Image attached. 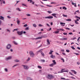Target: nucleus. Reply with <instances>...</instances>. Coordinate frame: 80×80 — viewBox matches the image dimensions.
I'll return each mask as SVG.
<instances>
[{
    "label": "nucleus",
    "mask_w": 80,
    "mask_h": 80,
    "mask_svg": "<svg viewBox=\"0 0 80 80\" xmlns=\"http://www.w3.org/2000/svg\"><path fill=\"white\" fill-rule=\"evenodd\" d=\"M7 32H10V30H8V29H7Z\"/></svg>",
    "instance_id": "55"
},
{
    "label": "nucleus",
    "mask_w": 80,
    "mask_h": 80,
    "mask_svg": "<svg viewBox=\"0 0 80 80\" xmlns=\"http://www.w3.org/2000/svg\"><path fill=\"white\" fill-rule=\"evenodd\" d=\"M2 18H3V17H2V16H1L0 17V20H3V19Z\"/></svg>",
    "instance_id": "24"
},
{
    "label": "nucleus",
    "mask_w": 80,
    "mask_h": 80,
    "mask_svg": "<svg viewBox=\"0 0 80 80\" xmlns=\"http://www.w3.org/2000/svg\"><path fill=\"white\" fill-rule=\"evenodd\" d=\"M43 37H44V36H42L40 37V39H41V38H43Z\"/></svg>",
    "instance_id": "51"
},
{
    "label": "nucleus",
    "mask_w": 80,
    "mask_h": 80,
    "mask_svg": "<svg viewBox=\"0 0 80 80\" xmlns=\"http://www.w3.org/2000/svg\"><path fill=\"white\" fill-rule=\"evenodd\" d=\"M75 23H76V24H79V23L77 22V21H75Z\"/></svg>",
    "instance_id": "28"
},
{
    "label": "nucleus",
    "mask_w": 80,
    "mask_h": 80,
    "mask_svg": "<svg viewBox=\"0 0 80 80\" xmlns=\"http://www.w3.org/2000/svg\"><path fill=\"white\" fill-rule=\"evenodd\" d=\"M10 52H13V49H10Z\"/></svg>",
    "instance_id": "60"
},
{
    "label": "nucleus",
    "mask_w": 80,
    "mask_h": 80,
    "mask_svg": "<svg viewBox=\"0 0 80 80\" xmlns=\"http://www.w3.org/2000/svg\"><path fill=\"white\" fill-rule=\"evenodd\" d=\"M64 70V69H62L61 70V72H62V73H63V72H65V71H63Z\"/></svg>",
    "instance_id": "22"
},
{
    "label": "nucleus",
    "mask_w": 80,
    "mask_h": 80,
    "mask_svg": "<svg viewBox=\"0 0 80 80\" xmlns=\"http://www.w3.org/2000/svg\"><path fill=\"white\" fill-rule=\"evenodd\" d=\"M59 32H60V31H56L55 32H53V33H56V34H58L59 33Z\"/></svg>",
    "instance_id": "11"
},
{
    "label": "nucleus",
    "mask_w": 80,
    "mask_h": 80,
    "mask_svg": "<svg viewBox=\"0 0 80 80\" xmlns=\"http://www.w3.org/2000/svg\"><path fill=\"white\" fill-rule=\"evenodd\" d=\"M7 18L9 19H10L11 18V17H10L9 16H7Z\"/></svg>",
    "instance_id": "36"
},
{
    "label": "nucleus",
    "mask_w": 80,
    "mask_h": 80,
    "mask_svg": "<svg viewBox=\"0 0 80 80\" xmlns=\"http://www.w3.org/2000/svg\"><path fill=\"white\" fill-rule=\"evenodd\" d=\"M57 30H61V31H62L63 32H64V29H57Z\"/></svg>",
    "instance_id": "14"
},
{
    "label": "nucleus",
    "mask_w": 80,
    "mask_h": 80,
    "mask_svg": "<svg viewBox=\"0 0 80 80\" xmlns=\"http://www.w3.org/2000/svg\"><path fill=\"white\" fill-rule=\"evenodd\" d=\"M74 7H77V5L75 3H74Z\"/></svg>",
    "instance_id": "63"
},
{
    "label": "nucleus",
    "mask_w": 80,
    "mask_h": 80,
    "mask_svg": "<svg viewBox=\"0 0 80 80\" xmlns=\"http://www.w3.org/2000/svg\"><path fill=\"white\" fill-rule=\"evenodd\" d=\"M71 48H72L73 49V50H75V48H74L73 46H72Z\"/></svg>",
    "instance_id": "43"
},
{
    "label": "nucleus",
    "mask_w": 80,
    "mask_h": 80,
    "mask_svg": "<svg viewBox=\"0 0 80 80\" xmlns=\"http://www.w3.org/2000/svg\"><path fill=\"white\" fill-rule=\"evenodd\" d=\"M53 18V16H49L46 17H45V18H48V19Z\"/></svg>",
    "instance_id": "6"
},
{
    "label": "nucleus",
    "mask_w": 80,
    "mask_h": 80,
    "mask_svg": "<svg viewBox=\"0 0 80 80\" xmlns=\"http://www.w3.org/2000/svg\"><path fill=\"white\" fill-rule=\"evenodd\" d=\"M15 62H19V60H17V59H16L14 60Z\"/></svg>",
    "instance_id": "29"
},
{
    "label": "nucleus",
    "mask_w": 80,
    "mask_h": 80,
    "mask_svg": "<svg viewBox=\"0 0 80 80\" xmlns=\"http://www.w3.org/2000/svg\"><path fill=\"white\" fill-rule=\"evenodd\" d=\"M62 54L63 55H66V54L65 52H62Z\"/></svg>",
    "instance_id": "50"
},
{
    "label": "nucleus",
    "mask_w": 80,
    "mask_h": 80,
    "mask_svg": "<svg viewBox=\"0 0 80 80\" xmlns=\"http://www.w3.org/2000/svg\"><path fill=\"white\" fill-rule=\"evenodd\" d=\"M52 16H53L54 17H55L56 18H57V17L56 16V15H57V14L53 13L52 14Z\"/></svg>",
    "instance_id": "9"
},
{
    "label": "nucleus",
    "mask_w": 80,
    "mask_h": 80,
    "mask_svg": "<svg viewBox=\"0 0 80 80\" xmlns=\"http://www.w3.org/2000/svg\"><path fill=\"white\" fill-rule=\"evenodd\" d=\"M61 50L62 52H64L65 51V50L63 49H62Z\"/></svg>",
    "instance_id": "61"
},
{
    "label": "nucleus",
    "mask_w": 80,
    "mask_h": 80,
    "mask_svg": "<svg viewBox=\"0 0 80 80\" xmlns=\"http://www.w3.org/2000/svg\"><path fill=\"white\" fill-rule=\"evenodd\" d=\"M27 26H28V25L26 24L25 25H23V27H27Z\"/></svg>",
    "instance_id": "45"
},
{
    "label": "nucleus",
    "mask_w": 80,
    "mask_h": 80,
    "mask_svg": "<svg viewBox=\"0 0 80 80\" xmlns=\"http://www.w3.org/2000/svg\"><path fill=\"white\" fill-rule=\"evenodd\" d=\"M63 16L64 17H67V16L66 15H65L64 14H63Z\"/></svg>",
    "instance_id": "41"
},
{
    "label": "nucleus",
    "mask_w": 80,
    "mask_h": 80,
    "mask_svg": "<svg viewBox=\"0 0 80 80\" xmlns=\"http://www.w3.org/2000/svg\"><path fill=\"white\" fill-rule=\"evenodd\" d=\"M53 52V51L50 50V52L49 53V54H52V53Z\"/></svg>",
    "instance_id": "17"
},
{
    "label": "nucleus",
    "mask_w": 80,
    "mask_h": 80,
    "mask_svg": "<svg viewBox=\"0 0 80 80\" xmlns=\"http://www.w3.org/2000/svg\"><path fill=\"white\" fill-rule=\"evenodd\" d=\"M55 65H54V64H53V63L50 64L49 65V66H50V67H53V66Z\"/></svg>",
    "instance_id": "18"
},
{
    "label": "nucleus",
    "mask_w": 80,
    "mask_h": 80,
    "mask_svg": "<svg viewBox=\"0 0 80 80\" xmlns=\"http://www.w3.org/2000/svg\"><path fill=\"white\" fill-rule=\"evenodd\" d=\"M52 62L53 63H53V64H54V65H55L57 63V62H56L55 60H53Z\"/></svg>",
    "instance_id": "15"
},
{
    "label": "nucleus",
    "mask_w": 80,
    "mask_h": 80,
    "mask_svg": "<svg viewBox=\"0 0 80 80\" xmlns=\"http://www.w3.org/2000/svg\"><path fill=\"white\" fill-rule=\"evenodd\" d=\"M69 73L70 74V75H73V76H74V75L72 74V73H71V72H69Z\"/></svg>",
    "instance_id": "48"
},
{
    "label": "nucleus",
    "mask_w": 80,
    "mask_h": 80,
    "mask_svg": "<svg viewBox=\"0 0 80 80\" xmlns=\"http://www.w3.org/2000/svg\"><path fill=\"white\" fill-rule=\"evenodd\" d=\"M63 9H65V10H66L67 9V8L65 7H62Z\"/></svg>",
    "instance_id": "35"
},
{
    "label": "nucleus",
    "mask_w": 80,
    "mask_h": 80,
    "mask_svg": "<svg viewBox=\"0 0 80 80\" xmlns=\"http://www.w3.org/2000/svg\"><path fill=\"white\" fill-rule=\"evenodd\" d=\"M61 60H62L63 61V62H65V61L64 60V59H63V58H62L61 59Z\"/></svg>",
    "instance_id": "40"
},
{
    "label": "nucleus",
    "mask_w": 80,
    "mask_h": 80,
    "mask_svg": "<svg viewBox=\"0 0 80 80\" xmlns=\"http://www.w3.org/2000/svg\"><path fill=\"white\" fill-rule=\"evenodd\" d=\"M66 21H72V20L70 19H66Z\"/></svg>",
    "instance_id": "26"
},
{
    "label": "nucleus",
    "mask_w": 80,
    "mask_h": 80,
    "mask_svg": "<svg viewBox=\"0 0 80 80\" xmlns=\"http://www.w3.org/2000/svg\"><path fill=\"white\" fill-rule=\"evenodd\" d=\"M16 9L18 10L19 12H20V11H21V10H20V8H17Z\"/></svg>",
    "instance_id": "21"
},
{
    "label": "nucleus",
    "mask_w": 80,
    "mask_h": 80,
    "mask_svg": "<svg viewBox=\"0 0 80 80\" xmlns=\"http://www.w3.org/2000/svg\"><path fill=\"white\" fill-rule=\"evenodd\" d=\"M71 78L72 79H75L76 78L73 77H71Z\"/></svg>",
    "instance_id": "33"
},
{
    "label": "nucleus",
    "mask_w": 80,
    "mask_h": 80,
    "mask_svg": "<svg viewBox=\"0 0 80 80\" xmlns=\"http://www.w3.org/2000/svg\"><path fill=\"white\" fill-rule=\"evenodd\" d=\"M27 16L28 17H30V15L29 14H27Z\"/></svg>",
    "instance_id": "58"
},
{
    "label": "nucleus",
    "mask_w": 80,
    "mask_h": 80,
    "mask_svg": "<svg viewBox=\"0 0 80 80\" xmlns=\"http://www.w3.org/2000/svg\"><path fill=\"white\" fill-rule=\"evenodd\" d=\"M71 72H73V73H74V74H77V72H76V71H75L74 70H71Z\"/></svg>",
    "instance_id": "10"
},
{
    "label": "nucleus",
    "mask_w": 80,
    "mask_h": 80,
    "mask_svg": "<svg viewBox=\"0 0 80 80\" xmlns=\"http://www.w3.org/2000/svg\"><path fill=\"white\" fill-rule=\"evenodd\" d=\"M36 39H40V37H38V38H36Z\"/></svg>",
    "instance_id": "54"
},
{
    "label": "nucleus",
    "mask_w": 80,
    "mask_h": 80,
    "mask_svg": "<svg viewBox=\"0 0 80 80\" xmlns=\"http://www.w3.org/2000/svg\"><path fill=\"white\" fill-rule=\"evenodd\" d=\"M69 35H72V32H69Z\"/></svg>",
    "instance_id": "64"
},
{
    "label": "nucleus",
    "mask_w": 80,
    "mask_h": 80,
    "mask_svg": "<svg viewBox=\"0 0 80 80\" xmlns=\"http://www.w3.org/2000/svg\"><path fill=\"white\" fill-rule=\"evenodd\" d=\"M30 60V58L28 57V58L27 60V62H28V61H29V60Z\"/></svg>",
    "instance_id": "25"
},
{
    "label": "nucleus",
    "mask_w": 80,
    "mask_h": 80,
    "mask_svg": "<svg viewBox=\"0 0 80 80\" xmlns=\"http://www.w3.org/2000/svg\"><path fill=\"white\" fill-rule=\"evenodd\" d=\"M33 26L34 27H37V25H36V24H33Z\"/></svg>",
    "instance_id": "37"
},
{
    "label": "nucleus",
    "mask_w": 80,
    "mask_h": 80,
    "mask_svg": "<svg viewBox=\"0 0 80 80\" xmlns=\"http://www.w3.org/2000/svg\"><path fill=\"white\" fill-rule=\"evenodd\" d=\"M17 65H18L17 64L14 65V66H13L12 67H15V66H17Z\"/></svg>",
    "instance_id": "59"
},
{
    "label": "nucleus",
    "mask_w": 80,
    "mask_h": 80,
    "mask_svg": "<svg viewBox=\"0 0 80 80\" xmlns=\"http://www.w3.org/2000/svg\"><path fill=\"white\" fill-rule=\"evenodd\" d=\"M47 45H50V41L49 40V39H47Z\"/></svg>",
    "instance_id": "7"
},
{
    "label": "nucleus",
    "mask_w": 80,
    "mask_h": 80,
    "mask_svg": "<svg viewBox=\"0 0 80 80\" xmlns=\"http://www.w3.org/2000/svg\"><path fill=\"white\" fill-rule=\"evenodd\" d=\"M50 57L52 58H55V56L52 54L51 55Z\"/></svg>",
    "instance_id": "8"
},
{
    "label": "nucleus",
    "mask_w": 80,
    "mask_h": 80,
    "mask_svg": "<svg viewBox=\"0 0 80 80\" xmlns=\"http://www.w3.org/2000/svg\"><path fill=\"white\" fill-rule=\"evenodd\" d=\"M29 54L31 57H33L35 55V54H34V53H33V52L32 51L30 52Z\"/></svg>",
    "instance_id": "2"
},
{
    "label": "nucleus",
    "mask_w": 80,
    "mask_h": 80,
    "mask_svg": "<svg viewBox=\"0 0 80 80\" xmlns=\"http://www.w3.org/2000/svg\"><path fill=\"white\" fill-rule=\"evenodd\" d=\"M77 64H78V65H80V62H77Z\"/></svg>",
    "instance_id": "52"
},
{
    "label": "nucleus",
    "mask_w": 80,
    "mask_h": 80,
    "mask_svg": "<svg viewBox=\"0 0 80 80\" xmlns=\"http://www.w3.org/2000/svg\"><path fill=\"white\" fill-rule=\"evenodd\" d=\"M12 58L11 56H9L8 57L6 58L7 60H10Z\"/></svg>",
    "instance_id": "12"
},
{
    "label": "nucleus",
    "mask_w": 80,
    "mask_h": 80,
    "mask_svg": "<svg viewBox=\"0 0 80 80\" xmlns=\"http://www.w3.org/2000/svg\"><path fill=\"white\" fill-rule=\"evenodd\" d=\"M17 33L18 35L21 36L23 34V31L21 32L18 31L17 32Z\"/></svg>",
    "instance_id": "3"
},
{
    "label": "nucleus",
    "mask_w": 80,
    "mask_h": 80,
    "mask_svg": "<svg viewBox=\"0 0 80 80\" xmlns=\"http://www.w3.org/2000/svg\"><path fill=\"white\" fill-rule=\"evenodd\" d=\"M41 53L42 56L43 57H44L45 56V54L44 53H43V52L41 51Z\"/></svg>",
    "instance_id": "13"
},
{
    "label": "nucleus",
    "mask_w": 80,
    "mask_h": 80,
    "mask_svg": "<svg viewBox=\"0 0 80 80\" xmlns=\"http://www.w3.org/2000/svg\"><path fill=\"white\" fill-rule=\"evenodd\" d=\"M76 38H77L74 37V38H73L72 40H75V39H76Z\"/></svg>",
    "instance_id": "62"
},
{
    "label": "nucleus",
    "mask_w": 80,
    "mask_h": 80,
    "mask_svg": "<svg viewBox=\"0 0 80 80\" xmlns=\"http://www.w3.org/2000/svg\"><path fill=\"white\" fill-rule=\"evenodd\" d=\"M29 27H27L26 28H25V30H28L29 29Z\"/></svg>",
    "instance_id": "23"
},
{
    "label": "nucleus",
    "mask_w": 80,
    "mask_h": 80,
    "mask_svg": "<svg viewBox=\"0 0 80 80\" xmlns=\"http://www.w3.org/2000/svg\"><path fill=\"white\" fill-rule=\"evenodd\" d=\"M61 79H62V80H65V78H61Z\"/></svg>",
    "instance_id": "44"
},
{
    "label": "nucleus",
    "mask_w": 80,
    "mask_h": 80,
    "mask_svg": "<svg viewBox=\"0 0 80 80\" xmlns=\"http://www.w3.org/2000/svg\"><path fill=\"white\" fill-rule=\"evenodd\" d=\"M48 79L51 80L53 79L54 78V76L51 74H48V77H47Z\"/></svg>",
    "instance_id": "1"
},
{
    "label": "nucleus",
    "mask_w": 80,
    "mask_h": 80,
    "mask_svg": "<svg viewBox=\"0 0 80 80\" xmlns=\"http://www.w3.org/2000/svg\"><path fill=\"white\" fill-rule=\"evenodd\" d=\"M66 52H70V50H67Z\"/></svg>",
    "instance_id": "53"
},
{
    "label": "nucleus",
    "mask_w": 80,
    "mask_h": 80,
    "mask_svg": "<svg viewBox=\"0 0 80 80\" xmlns=\"http://www.w3.org/2000/svg\"><path fill=\"white\" fill-rule=\"evenodd\" d=\"M74 54H75V55H79V54L78 53H74Z\"/></svg>",
    "instance_id": "47"
},
{
    "label": "nucleus",
    "mask_w": 80,
    "mask_h": 80,
    "mask_svg": "<svg viewBox=\"0 0 80 80\" xmlns=\"http://www.w3.org/2000/svg\"><path fill=\"white\" fill-rule=\"evenodd\" d=\"M75 17L76 18H79V19H80V17H78L77 16H75Z\"/></svg>",
    "instance_id": "31"
},
{
    "label": "nucleus",
    "mask_w": 80,
    "mask_h": 80,
    "mask_svg": "<svg viewBox=\"0 0 80 80\" xmlns=\"http://www.w3.org/2000/svg\"><path fill=\"white\" fill-rule=\"evenodd\" d=\"M4 70H5V71L6 72H7L8 71V70L7 69V68H5L4 69Z\"/></svg>",
    "instance_id": "42"
},
{
    "label": "nucleus",
    "mask_w": 80,
    "mask_h": 80,
    "mask_svg": "<svg viewBox=\"0 0 80 80\" xmlns=\"http://www.w3.org/2000/svg\"><path fill=\"white\" fill-rule=\"evenodd\" d=\"M22 5L23 6H24L25 7H27V5L25 4H22Z\"/></svg>",
    "instance_id": "30"
},
{
    "label": "nucleus",
    "mask_w": 80,
    "mask_h": 80,
    "mask_svg": "<svg viewBox=\"0 0 80 80\" xmlns=\"http://www.w3.org/2000/svg\"><path fill=\"white\" fill-rule=\"evenodd\" d=\"M48 12L49 13H52V12H50V11H48Z\"/></svg>",
    "instance_id": "56"
},
{
    "label": "nucleus",
    "mask_w": 80,
    "mask_h": 80,
    "mask_svg": "<svg viewBox=\"0 0 80 80\" xmlns=\"http://www.w3.org/2000/svg\"><path fill=\"white\" fill-rule=\"evenodd\" d=\"M17 22L18 25H19L20 24V21H19V20H17Z\"/></svg>",
    "instance_id": "16"
},
{
    "label": "nucleus",
    "mask_w": 80,
    "mask_h": 80,
    "mask_svg": "<svg viewBox=\"0 0 80 80\" xmlns=\"http://www.w3.org/2000/svg\"><path fill=\"white\" fill-rule=\"evenodd\" d=\"M27 80H32V79L30 78H27Z\"/></svg>",
    "instance_id": "19"
},
{
    "label": "nucleus",
    "mask_w": 80,
    "mask_h": 80,
    "mask_svg": "<svg viewBox=\"0 0 80 80\" xmlns=\"http://www.w3.org/2000/svg\"><path fill=\"white\" fill-rule=\"evenodd\" d=\"M58 73H62V71H59L58 72Z\"/></svg>",
    "instance_id": "57"
},
{
    "label": "nucleus",
    "mask_w": 80,
    "mask_h": 80,
    "mask_svg": "<svg viewBox=\"0 0 80 80\" xmlns=\"http://www.w3.org/2000/svg\"><path fill=\"white\" fill-rule=\"evenodd\" d=\"M41 62H45V60H41Z\"/></svg>",
    "instance_id": "27"
},
{
    "label": "nucleus",
    "mask_w": 80,
    "mask_h": 80,
    "mask_svg": "<svg viewBox=\"0 0 80 80\" xmlns=\"http://www.w3.org/2000/svg\"><path fill=\"white\" fill-rule=\"evenodd\" d=\"M28 2H30V3H32V0H28Z\"/></svg>",
    "instance_id": "32"
},
{
    "label": "nucleus",
    "mask_w": 80,
    "mask_h": 80,
    "mask_svg": "<svg viewBox=\"0 0 80 80\" xmlns=\"http://www.w3.org/2000/svg\"><path fill=\"white\" fill-rule=\"evenodd\" d=\"M67 40V38H63V40Z\"/></svg>",
    "instance_id": "34"
},
{
    "label": "nucleus",
    "mask_w": 80,
    "mask_h": 80,
    "mask_svg": "<svg viewBox=\"0 0 80 80\" xmlns=\"http://www.w3.org/2000/svg\"><path fill=\"white\" fill-rule=\"evenodd\" d=\"M46 6H47L48 7H52V6H50L49 5H47Z\"/></svg>",
    "instance_id": "49"
},
{
    "label": "nucleus",
    "mask_w": 80,
    "mask_h": 80,
    "mask_svg": "<svg viewBox=\"0 0 80 80\" xmlns=\"http://www.w3.org/2000/svg\"><path fill=\"white\" fill-rule=\"evenodd\" d=\"M11 47V45H10V44H8V45H7V46L6 47V48L8 50L10 49V48Z\"/></svg>",
    "instance_id": "4"
},
{
    "label": "nucleus",
    "mask_w": 80,
    "mask_h": 80,
    "mask_svg": "<svg viewBox=\"0 0 80 80\" xmlns=\"http://www.w3.org/2000/svg\"><path fill=\"white\" fill-rule=\"evenodd\" d=\"M63 35H67V33H63Z\"/></svg>",
    "instance_id": "46"
},
{
    "label": "nucleus",
    "mask_w": 80,
    "mask_h": 80,
    "mask_svg": "<svg viewBox=\"0 0 80 80\" xmlns=\"http://www.w3.org/2000/svg\"><path fill=\"white\" fill-rule=\"evenodd\" d=\"M22 67H23L25 69H28V66L27 65H22Z\"/></svg>",
    "instance_id": "5"
},
{
    "label": "nucleus",
    "mask_w": 80,
    "mask_h": 80,
    "mask_svg": "<svg viewBox=\"0 0 80 80\" xmlns=\"http://www.w3.org/2000/svg\"><path fill=\"white\" fill-rule=\"evenodd\" d=\"M65 29H66V30H70V29L68 28H66Z\"/></svg>",
    "instance_id": "39"
},
{
    "label": "nucleus",
    "mask_w": 80,
    "mask_h": 80,
    "mask_svg": "<svg viewBox=\"0 0 80 80\" xmlns=\"http://www.w3.org/2000/svg\"><path fill=\"white\" fill-rule=\"evenodd\" d=\"M63 24H65V23H62V22H61L60 23V25H63Z\"/></svg>",
    "instance_id": "38"
},
{
    "label": "nucleus",
    "mask_w": 80,
    "mask_h": 80,
    "mask_svg": "<svg viewBox=\"0 0 80 80\" xmlns=\"http://www.w3.org/2000/svg\"><path fill=\"white\" fill-rule=\"evenodd\" d=\"M13 43L15 45H18V43L15 41H13Z\"/></svg>",
    "instance_id": "20"
}]
</instances>
